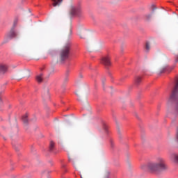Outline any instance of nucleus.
I'll return each mask as SVG.
<instances>
[{"label": "nucleus", "mask_w": 178, "mask_h": 178, "mask_svg": "<svg viewBox=\"0 0 178 178\" xmlns=\"http://www.w3.org/2000/svg\"><path fill=\"white\" fill-rule=\"evenodd\" d=\"M6 66L3 65H0V72H6Z\"/></svg>", "instance_id": "obj_16"}, {"label": "nucleus", "mask_w": 178, "mask_h": 178, "mask_svg": "<svg viewBox=\"0 0 178 178\" xmlns=\"http://www.w3.org/2000/svg\"><path fill=\"white\" fill-rule=\"evenodd\" d=\"M102 63L104 66H111V58L109 56H104L102 58Z\"/></svg>", "instance_id": "obj_4"}, {"label": "nucleus", "mask_w": 178, "mask_h": 178, "mask_svg": "<svg viewBox=\"0 0 178 178\" xmlns=\"http://www.w3.org/2000/svg\"><path fill=\"white\" fill-rule=\"evenodd\" d=\"M70 13L72 16H78V17H80L83 15V10H81V7L71 6Z\"/></svg>", "instance_id": "obj_3"}, {"label": "nucleus", "mask_w": 178, "mask_h": 178, "mask_svg": "<svg viewBox=\"0 0 178 178\" xmlns=\"http://www.w3.org/2000/svg\"><path fill=\"white\" fill-rule=\"evenodd\" d=\"M28 115L27 114H25L23 117H22V120L24 123V124H27L28 122H29V119H27Z\"/></svg>", "instance_id": "obj_13"}, {"label": "nucleus", "mask_w": 178, "mask_h": 178, "mask_svg": "<svg viewBox=\"0 0 178 178\" xmlns=\"http://www.w3.org/2000/svg\"><path fill=\"white\" fill-rule=\"evenodd\" d=\"M54 147H55V143L53 141H51L49 145V151H53Z\"/></svg>", "instance_id": "obj_14"}, {"label": "nucleus", "mask_w": 178, "mask_h": 178, "mask_svg": "<svg viewBox=\"0 0 178 178\" xmlns=\"http://www.w3.org/2000/svg\"><path fill=\"white\" fill-rule=\"evenodd\" d=\"M26 76L29 77V76H30V72L29 71L26 72Z\"/></svg>", "instance_id": "obj_20"}, {"label": "nucleus", "mask_w": 178, "mask_h": 178, "mask_svg": "<svg viewBox=\"0 0 178 178\" xmlns=\"http://www.w3.org/2000/svg\"><path fill=\"white\" fill-rule=\"evenodd\" d=\"M147 168L152 173L162 172L168 169V166H166V163H165V159L162 157H159L155 162L149 163L147 165Z\"/></svg>", "instance_id": "obj_1"}, {"label": "nucleus", "mask_w": 178, "mask_h": 178, "mask_svg": "<svg viewBox=\"0 0 178 178\" xmlns=\"http://www.w3.org/2000/svg\"><path fill=\"white\" fill-rule=\"evenodd\" d=\"M70 51H72V44L70 42L66 43L59 52V59L61 62L66 60L69 58L70 55Z\"/></svg>", "instance_id": "obj_2"}, {"label": "nucleus", "mask_w": 178, "mask_h": 178, "mask_svg": "<svg viewBox=\"0 0 178 178\" xmlns=\"http://www.w3.org/2000/svg\"><path fill=\"white\" fill-rule=\"evenodd\" d=\"M102 83H104V80L102 81Z\"/></svg>", "instance_id": "obj_27"}, {"label": "nucleus", "mask_w": 178, "mask_h": 178, "mask_svg": "<svg viewBox=\"0 0 178 178\" xmlns=\"http://www.w3.org/2000/svg\"><path fill=\"white\" fill-rule=\"evenodd\" d=\"M135 81L136 84H140V83H141V77L137 76L135 79Z\"/></svg>", "instance_id": "obj_18"}, {"label": "nucleus", "mask_w": 178, "mask_h": 178, "mask_svg": "<svg viewBox=\"0 0 178 178\" xmlns=\"http://www.w3.org/2000/svg\"><path fill=\"white\" fill-rule=\"evenodd\" d=\"M65 37L67 41H69L72 37V27H69L67 30L65 31Z\"/></svg>", "instance_id": "obj_5"}, {"label": "nucleus", "mask_w": 178, "mask_h": 178, "mask_svg": "<svg viewBox=\"0 0 178 178\" xmlns=\"http://www.w3.org/2000/svg\"><path fill=\"white\" fill-rule=\"evenodd\" d=\"M173 70V67H165L161 71L160 73H163L165 72H172Z\"/></svg>", "instance_id": "obj_9"}, {"label": "nucleus", "mask_w": 178, "mask_h": 178, "mask_svg": "<svg viewBox=\"0 0 178 178\" xmlns=\"http://www.w3.org/2000/svg\"><path fill=\"white\" fill-rule=\"evenodd\" d=\"M151 19H152V13L146 14L145 15V20H146V22H151Z\"/></svg>", "instance_id": "obj_10"}, {"label": "nucleus", "mask_w": 178, "mask_h": 178, "mask_svg": "<svg viewBox=\"0 0 178 178\" xmlns=\"http://www.w3.org/2000/svg\"><path fill=\"white\" fill-rule=\"evenodd\" d=\"M102 178H111V171L109 170H104Z\"/></svg>", "instance_id": "obj_8"}, {"label": "nucleus", "mask_w": 178, "mask_h": 178, "mask_svg": "<svg viewBox=\"0 0 178 178\" xmlns=\"http://www.w3.org/2000/svg\"><path fill=\"white\" fill-rule=\"evenodd\" d=\"M172 160L175 162L176 163H178V154H172L171 156Z\"/></svg>", "instance_id": "obj_11"}, {"label": "nucleus", "mask_w": 178, "mask_h": 178, "mask_svg": "<svg viewBox=\"0 0 178 178\" xmlns=\"http://www.w3.org/2000/svg\"><path fill=\"white\" fill-rule=\"evenodd\" d=\"M1 95H2V92H0V102H2V100L1 99Z\"/></svg>", "instance_id": "obj_22"}, {"label": "nucleus", "mask_w": 178, "mask_h": 178, "mask_svg": "<svg viewBox=\"0 0 178 178\" xmlns=\"http://www.w3.org/2000/svg\"><path fill=\"white\" fill-rule=\"evenodd\" d=\"M15 37H16V33H15V31L12 30L8 33L6 38L7 40H12V38H15Z\"/></svg>", "instance_id": "obj_6"}, {"label": "nucleus", "mask_w": 178, "mask_h": 178, "mask_svg": "<svg viewBox=\"0 0 178 178\" xmlns=\"http://www.w3.org/2000/svg\"><path fill=\"white\" fill-rule=\"evenodd\" d=\"M69 161L72 162V165H74V166H76V159H72L70 156H69Z\"/></svg>", "instance_id": "obj_17"}, {"label": "nucleus", "mask_w": 178, "mask_h": 178, "mask_svg": "<svg viewBox=\"0 0 178 178\" xmlns=\"http://www.w3.org/2000/svg\"><path fill=\"white\" fill-rule=\"evenodd\" d=\"M176 140L178 141V128L177 129V133H176Z\"/></svg>", "instance_id": "obj_19"}, {"label": "nucleus", "mask_w": 178, "mask_h": 178, "mask_svg": "<svg viewBox=\"0 0 178 178\" xmlns=\"http://www.w3.org/2000/svg\"><path fill=\"white\" fill-rule=\"evenodd\" d=\"M78 92H76V95H79V93H78Z\"/></svg>", "instance_id": "obj_26"}, {"label": "nucleus", "mask_w": 178, "mask_h": 178, "mask_svg": "<svg viewBox=\"0 0 178 178\" xmlns=\"http://www.w3.org/2000/svg\"><path fill=\"white\" fill-rule=\"evenodd\" d=\"M149 49H151V44L149 42H146V44H145L146 51L148 52V51H149Z\"/></svg>", "instance_id": "obj_15"}, {"label": "nucleus", "mask_w": 178, "mask_h": 178, "mask_svg": "<svg viewBox=\"0 0 178 178\" xmlns=\"http://www.w3.org/2000/svg\"><path fill=\"white\" fill-rule=\"evenodd\" d=\"M63 1V0H51L52 5L54 8H56V6H60Z\"/></svg>", "instance_id": "obj_7"}, {"label": "nucleus", "mask_w": 178, "mask_h": 178, "mask_svg": "<svg viewBox=\"0 0 178 178\" xmlns=\"http://www.w3.org/2000/svg\"><path fill=\"white\" fill-rule=\"evenodd\" d=\"M81 178H88V177L83 175V176H81Z\"/></svg>", "instance_id": "obj_23"}, {"label": "nucleus", "mask_w": 178, "mask_h": 178, "mask_svg": "<svg viewBox=\"0 0 178 178\" xmlns=\"http://www.w3.org/2000/svg\"><path fill=\"white\" fill-rule=\"evenodd\" d=\"M44 97H49V95L48 94V90H47V94H46V95Z\"/></svg>", "instance_id": "obj_21"}, {"label": "nucleus", "mask_w": 178, "mask_h": 178, "mask_svg": "<svg viewBox=\"0 0 178 178\" xmlns=\"http://www.w3.org/2000/svg\"><path fill=\"white\" fill-rule=\"evenodd\" d=\"M67 80H69V78H67V76H66V77L65 78V81H67Z\"/></svg>", "instance_id": "obj_24"}, {"label": "nucleus", "mask_w": 178, "mask_h": 178, "mask_svg": "<svg viewBox=\"0 0 178 178\" xmlns=\"http://www.w3.org/2000/svg\"><path fill=\"white\" fill-rule=\"evenodd\" d=\"M79 101H81V102H83V100H82L81 99H79Z\"/></svg>", "instance_id": "obj_25"}, {"label": "nucleus", "mask_w": 178, "mask_h": 178, "mask_svg": "<svg viewBox=\"0 0 178 178\" xmlns=\"http://www.w3.org/2000/svg\"><path fill=\"white\" fill-rule=\"evenodd\" d=\"M42 80H44V78L42 77V74L36 76V81L38 83H42Z\"/></svg>", "instance_id": "obj_12"}]
</instances>
